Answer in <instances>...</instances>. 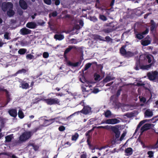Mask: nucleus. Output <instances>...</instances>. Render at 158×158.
Masks as SVG:
<instances>
[{
  "label": "nucleus",
  "mask_w": 158,
  "mask_h": 158,
  "mask_svg": "<svg viewBox=\"0 0 158 158\" xmlns=\"http://www.w3.org/2000/svg\"><path fill=\"white\" fill-rule=\"evenodd\" d=\"M80 104H81L82 106H83V109L80 111L75 112L73 114L70 115L69 116V118L73 116L76 114H78L79 113H81L84 114L86 115L89 114L91 112V107L88 106H85V103L84 100L82 101L81 102Z\"/></svg>",
  "instance_id": "obj_1"
},
{
  "label": "nucleus",
  "mask_w": 158,
  "mask_h": 158,
  "mask_svg": "<svg viewBox=\"0 0 158 158\" xmlns=\"http://www.w3.org/2000/svg\"><path fill=\"white\" fill-rule=\"evenodd\" d=\"M98 127L107 130H111L115 134V136L116 138H118L119 137L120 133V131L115 126L107 125L105 126H100Z\"/></svg>",
  "instance_id": "obj_2"
},
{
  "label": "nucleus",
  "mask_w": 158,
  "mask_h": 158,
  "mask_svg": "<svg viewBox=\"0 0 158 158\" xmlns=\"http://www.w3.org/2000/svg\"><path fill=\"white\" fill-rule=\"evenodd\" d=\"M32 135L31 131L24 132L19 136V140L22 142H25L29 139Z\"/></svg>",
  "instance_id": "obj_3"
},
{
  "label": "nucleus",
  "mask_w": 158,
  "mask_h": 158,
  "mask_svg": "<svg viewBox=\"0 0 158 158\" xmlns=\"http://www.w3.org/2000/svg\"><path fill=\"white\" fill-rule=\"evenodd\" d=\"M44 101L48 105H60V100L57 98H50L44 99Z\"/></svg>",
  "instance_id": "obj_4"
},
{
  "label": "nucleus",
  "mask_w": 158,
  "mask_h": 158,
  "mask_svg": "<svg viewBox=\"0 0 158 158\" xmlns=\"http://www.w3.org/2000/svg\"><path fill=\"white\" fill-rule=\"evenodd\" d=\"M158 76V72L156 71L148 72L147 76L150 81H154L157 79Z\"/></svg>",
  "instance_id": "obj_5"
},
{
  "label": "nucleus",
  "mask_w": 158,
  "mask_h": 158,
  "mask_svg": "<svg viewBox=\"0 0 158 158\" xmlns=\"http://www.w3.org/2000/svg\"><path fill=\"white\" fill-rule=\"evenodd\" d=\"M13 5L11 2H4L2 5V9L4 11H6L7 10L13 9Z\"/></svg>",
  "instance_id": "obj_6"
},
{
  "label": "nucleus",
  "mask_w": 158,
  "mask_h": 158,
  "mask_svg": "<svg viewBox=\"0 0 158 158\" xmlns=\"http://www.w3.org/2000/svg\"><path fill=\"white\" fill-rule=\"evenodd\" d=\"M154 125L153 124L150 123H146L141 128V133L147 131L152 127H153Z\"/></svg>",
  "instance_id": "obj_7"
},
{
  "label": "nucleus",
  "mask_w": 158,
  "mask_h": 158,
  "mask_svg": "<svg viewBox=\"0 0 158 158\" xmlns=\"http://www.w3.org/2000/svg\"><path fill=\"white\" fill-rule=\"evenodd\" d=\"M56 118L50 119H44L43 124L44 126H47L54 123Z\"/></svg>",
  "instance_id": "obj_8"
},
{
  "label": "nucleus",
  "mask_w": 158,
  "mask_h": 158,
  "mask_svg": "<svg viewBox=\"0 0 158 158\" xmlns=\"http://www.w3.org/2000/svg\"><path fill=\"white\" fill-rule=\"evenodd\" d=\"M120 121L116 118H112L107 119L106 120V123L108 124H114L120 122Z\"/></svg>",
  "instance_id": "obj_9"
},
{
  "label": "nucleus",
  "mask_w": 158,
  "mask_h": 158,
  "mask_svg": "<svg viewBox=\"0 0 158 158\" xmlns=\"http://www.w3.org/2000/svg\"><path fill=\"white\" fill-rule=\"evenodd\" d=\"M8 113L11 117H15L17 115V110L16 109H12L9 110Z\"/></svg>",
  "instance_id": "obj_10"
},
{
  "label": "nucleus",
  "mask_w": 158,
  "mask_h": 158,
  "mask_svg": "<svg viewBox=\"0 0 158 158\" xmlns=\"http://www.w3.org/2000/svg\"><path fill=\"white\" fill-rule=\"evenodd\" d=\"M31 31V30L27 29L25 27H23L20 30L21 34L23 35H26L30 34Z\"/></svg>",
  "instance_id": "obj_11"
},
{
  "label": "nucleus",
  "mask_w": 158,
  "mask_h": 158,
  "mask_svg": "<svg viewBox=\"0 0 158 158\" xmlns=\"http://www.w3.org/2000/svg\"><path fill=\"white\" fill-rule=\"evenodd\" d=\"M26 26L27 27L30 29H34L36 28L37 24L34 22H29L27 23Z\"/></svg>",
  "instance_id": "obj_12"
},
{
  "label": "nucleus",
  "mask_w": 158,
  "mask_h": 158,
  "mask_svg": "<svg viewBox=\"0 0 158 158\" xmlns=\"http://www.w3.org/2000/svg\"><path fill=\"white\" fill-rule=\"evenodd\" d=\"M21 83L20 85V87L22 88L23 89H27L29 88V84L26 82L25 81L22 80L20 82Z\"/></svg>",
  "instance_id": "obj_13"
},
{
  "label": "nucleus",
  "mask_w": 158,
  "mask_h": 158,
  "mask_svg": "<svg viewBox=\"0 0 158 158\" xmlns=\"http://www.w3.org/2000/svg\"><path fill=\"white\" fill-rule=\"evenodd\" d=\"M19 4L20 7L23 10H26L27 7V4L24 0H20Z\"/></svg>",
  "instance_id": "obj_14"
},
{
  "label": "nucleus",
  "mask_w": 158,
  "mask_h": 158,
  "mask_svg": "<svg viewBox=\"0 0 158 158\" xmlns=\"http://www.w3.org/2000/svg\"><path fill=\"white\" fill-rule=\"evenodd\" d=\"M144 117L145 118L152 117L153 115L152 112L150 109H147L144 113Z\"/></svg>",
  "instance_id": "obj_15"
},
{
  "label": "nucleus",
  "mask_w": 158,
  "mask_h": 158,
  "mask_svg": "<svg viewBox=\"0 0 158 158\" xmlns=\"http://www.w3.org/2000/svg\"><path fill=\"white\" fill-rule=\"evenodd\" d=\"M81 64V61L79 62H77L75 63H73L70 61H69L67 63V64L70 66H73L74 67H77L79 65H80Z\"/></svg>",
  "instance_id": "obj_16"
},
{
  "label": "nucleus",
  "mask_w": 158,
  "mask_h": 158,
  "mask_svg": "<svg viewBox=\"0 0 158 158\" xmlns=\"http://www.w3.org/2000/svg\"><path fill=\"white\" fill-rule=\"evenodd\" d=\"M73 49H77V48L75 46H69L68 48H66L65 50L64 53V55L67 54Z\"/></svg>",
  "instance_id": "obj_17"
},
{
  "label": "nucleus",
  "mask_w": 158,
  "mask_h": 158,
  "mask_svg": "<svg viewBox=\"0 0 158 158\" xmlns=\"http://www.w3.org/2000/svg\"><path fill=\"white\" fill-rule=\"evenodd\" d=\"M115 78L111 76H107L103 80V81L105 83H107L111 80H114Z\"/></svg>",
  "instance_id": "obj_18"
},
{
  "label": "nucleus",
  "mask_w": 158,
  "mask_h": 158,
  "mask_svg": "<svg viewBox=\"0 0 158 158\" xmlns=\"http://www.w3.org/2000/svg\"><path fill=\"white\" fill-rule=\"evenodd\" d=\"M89 138V137H88L87 138V144L89 146V149L92 150H94L95 149V147L94 144L91 143V142L90 141Z\"/></svg>",
  "instance_id": "obj_19"
},
{
  "label": "nucleus",
  "mask_w": 158,
  "mask_h": 158,
  "mask_svg": "<svg viewBox=\"0 0 158 158\" xmlns=\"http://www.w3.org/2000/svg\"><path fill=\"white\" fill-rule=\"evenodd\" d=\"M126 45H124L120 49V53L121 55L123 56H124L127 52L126 50L125 49V48L126 47Z\"/></svg>",
  "instance_id": "obj_20"
},
{
  "label": "nucleus",
  "mask_w": 158,
  "mask_h": 158,
  "mask_svg": "<svg viewBox=\"0 0 158 158\" xmlns=\"http://www.w3.org/2000/svg\"><path fill=\"white\" fill-rule=\"evenodd\" d=\"M134 53L131 51H127L125 54L123 56L125 58H129L134 56Z\"/></svg>",
  "instance_id": "obj_21"
},
{
  "label": "nucleus",
  "mask_w": 158,
  "mask_h": 158,
  "mask_svg": "<svg viewBox=\"0 0 158 158\" xmlns=\"http://www.w3.org/2000/svg\"><path fill=\"white\" fill-rule=\"evenodd\" d=\"M13 138V134L8 135L5 137V142H10Z\"/></svg>",
  "instance_id": "obj_22"
},
{
  "label": "nucleus",
  "mask_w": 158,
  "mask_h": 158,
  "mask_svg": "<svg viewBox=\"0 0 158 158\" xmlns=\"http://www.w3.org/2000/svg\"><path fill=\"white\" fill-rule=\"evenodd\" d=\"M54 38L56 40H61L64 38V36L62 34H55L54 36Z\"/></svg>",
  "instance_id": "obj_23"
},
{
  "label": "nucleus",
  "mask_w": 158,
  "mask_h": 158,
  "mask_svg": "<svg viewBox=\"0 0 158 158\" xmlns=\"http://www.w3.org/2000/svg\"><path fill=\"white\" fill-rule=\"evenodd\" d=\"M153 64V63H152L148 65H142L140 66V69L143 70H148Z\"/></svg>",
  "instance_id": "obj_24"
},
{
  "label": "nucleus",
  "mask_w": 158,
  "mask_h": 158,
  "mask_svg": "<svg viewBox=\"0 0 158 158\" xmlns=\"http://www.w3.org/2000/svg\"><path fill=\"white\" fill-rule=\"evenodd\" d=\"M142 65H140V60H139L136 61L135 63V67L134 69L136 70H138L139 69H140V66Z\"/></svg>",
  "instance_id": "obj_25"
},
{
  "label": "nucleus",
  "mask_w": 158,
  "mask_h": 158,
  "mask_svg": "<svg viewBox=\"0 0 158 158\" xmlns=\"http://www.w3.org/2000/svg\"><path fill=\"white\" fill-rule=\"evenodd\" d=\"M125 152L128 155H130L133 153V150L131 148H128L125 149Z\"/></svg>",
  "instance_id": "obj_26"
},
{
  "label": "nucleus",
  "mask_w": 158,
  "mask_h": 158,
  "mask_svg": "<svg viewBox=\"0 0 158 158\" xmlns=\"http://www.w3.org/2000/svg\"><path fill=\"white\" fill-rule=\"evenodd\" d=\"M7 15L10 17L13 16L15 14V12L13 10V9H10L7 11Z\"/></svg>",
  "instance_id": "obj_27"
},
{
  "label": "nucleus",
  "mask_w": 158,
  "mask_h": 158,
  "mask_svg": "<svg viewBox=\"0 0 158 158\" xmlns=\"http://www.w3.org/2000/svg\"><path fill=\"white\" fill-rule=\"evenodd\" d=\"M79 135L77 133H76L74 135H73L71 137V140L76 142L78 138Z\"/></svg>",
  "instance_id": "obj_28"
},
{
  "label": "nucleus",
  "mask_w": 158,
  "mask_h": 158,
  "mask_svg": "<svg viewBox=\"0 0 158 158\" xmlns=\"http://www.w3.org/2000/svg\"><path fill=\"white\" fill-rule=\"evenodd\" d=\"M150 44V41L149 40H142L141 41V44L143 46H146Z\"/></svg>",
  "instance_id": "obj_29"
},
{
  "label": "nucleus",
  "mask_w": 158,
  "mask_h": 158,
  "mask_svg": "<svg viewBox=\"0 0 158 158\" xmlns=\"http://www.w3.org/2000/svg\"><path fill=\"white\" fill-rule=\"evenodd\" d=\"M27 51V50L25 48H21L19 50L18 53L20 55L24 54Z\"/></svg>",
  "instance_id": "obj_30"
},
{
  "label": "nucleus",
  "mask_w": 158,
  "mask_h": 158,
  "mask_svg": "<svg viewBox=\"0 0 158 158\" xmlns=\"http://www.w3.org/2000/svg\"><path fill=\"white\" fill-rule=\"evenodd\" d=\"M114 31V28H108L103 30V31L106 33H108Z\"/></svg>",
  "instance_id": "obj_31"
},
{
  "label": "nucleus",
  "mask_w": 158,
  "mask_h": 158,
  "mask_svg": "<svg viewBox=\"0 0 158 158\" xmlns=\"http://www.w3.org/2000/svg\"><path fill=\"white\" fill-rule=\"evenodd\" d=\"M27 72L26 69H21L19 70L15 74V76H16L19 73H25Z\"/></svg>",
  "instance_id": "obj_32"
},
{
  "label": "nucleus",
  "mask_w": 158,
  "mask_h": 158,
  "mask_svg": "<svg viewBox=\"0 0 158 158\" xmlns=\"http://www.w3.org/2000/svg\"><path fill=\"white\" fill-rule=\"evenodd\" d=\"M135 38L139 40L143 39L144 36L141 33H139L135 34Z\"/></svg>",
  "instance_id": "obj_33"
},
{
  "label": "nucleus",
  "mask_w": 158,
  "mask_h": 158,
  "mask_svg": "<svg viewBox=\"0 0 158 158\" xmlns=\"http://www.w3.org/2000/svg\"><path fill=\"white\" fill-rule=\"evenodd\" d=\"M18 115L19 117L21 119L23 118L24 117V114L22 111L20 109L19 110Z\"/></svg>",
  "instance_id": "obj_34"
},
{
  "label": "nucleus",
  "mask_w": 158,
  "mask_h": 158,
  "mask_svg": "<svg viewBox=\"0 0 158 158\" xmlns=\"http://www.w3.org/2000/svg\"><path fill=\"white\" fill-rule=\"evenodd\" d=\"M92 65V64L90 63H89L86 64L84 67V70L86 71Z\"/></svg>",
  "instance_id": "obj_35"
},
{
  "label": "nucleus",
  "mask_w": 158,
  "mask_h": 158,
  "mask_svg": "<svg viewBox=\"0 0 158 158\" xmlns=\"http://www.w3.org/2000/svg\"><path fill=\"white\" fill-rule=\"evenodd\" d=\"M111 113L110 110H107L105 113V115L106 117L107 118L111 116Z\"/></svg>",
  "instance_id": "obj_36"
},
{
  "label": "nucleus",
  "mask_w": 158,
  "mask_h": 158,
  "mask_svg": "<svg viewBox=\"0 0 158 158\" xmlns=\"http://www.w3.org/2000/svg\"><path fill=\"white\" fill-rule=\"evenodd\" d=\"M99 18L100 19H101L103 21H105L107 20L106 17L105 16L103 15H99Z\"/></svg>",
  "instance_id": "obj_37"
},
{
  "label": "nucleus",
  "mask_w": 158,
  "mask_h": 158,
  "mask_svg": "<svg viewBox=\"0 0 158 158\" xmlns=\"http://www.w3.org/2000/svg\"><path fill=\"white\" fill-rule=\"evenodd\" d=\"M9 33L8 32H6L4 35V37L5 39H6L7 40H9L10 39V38L9 35Z\"/></svg>",
  "instance_id": "obj_38"
},
{
  "label": "nucleus",
  "mask_w": 158,
  "mask_h": 158,
  "mask_svg": "<svg viewBox=\"0 0 158 158\" xmlns=\"http://www.w3.org/2000/svg\"><path fill=\"white\" fill-rule=\"evenodd\" d=\"M108 26L110 27V28H114V30L116 29V27H115V25H114V23L113 22H111L108 25Z\"/></svg>",
  "instance_id": "obj_39"
},
{
  "label": "nucleus",
  "mask_w": 158,
  "mask_h": 158,
  "mask_svg": "<svg viewBox=\"0 0 158 158\" xmlns=\"http://www.w3.org/2000/svg\"><path fill=\"white\" fill-rule=\"evenodd\" d=\"M80 158H87V153L85 152H82Z\"/></svg>",
  "instance_id": "obj_40"
},
{
  "label": "nucleus",
  "mask_w": 158,
  "mask_h": 158,
  "mask_svg": "<svg viewBox=\"0 0 158 158\" xmlns=\"http://www.w3.org/2000/svg\"><path fill=\"white\" fill-rule=\"evenodd\" d=\"M147 154L148 155V157L149 158H152L154 156V152L152 151H148Z\"/></svg>",
  "instance_id": "obj_41"
},
{
  "label": "nucleus",
  "mask_w": 158,
  "mask_h": 158,
  "mask_svg": "<svg viewBox=\"0 0 158 158\" xmlns=\"http://www.w3.org/2000/svg\"><path fill=\"white\" fill-rule=\"evenodd\" d=\"M57 15V13L56 11H55L52 13L51 14H49V17L51 18V16L53 17H56Z\"/></svg>",
  "instance_id": "obj_42"
},
{
  "label": "nucleus",
  "mask_w": 158,
  "mask_h": 158,
  "mask_svg": "<svg viewBox=\"0 0 158 158\" xmlns=\"http://www.w3.org/2000/svg\"><path fill=\"white\" fill-rule=\"evenodd\" d=\"M139 98L140 99V102H142L144 103H145L146 102V99L145 97L139 96Z\"/></svg>",
  "instance_id": "obj_43"
},
{
  "label": "nucleus",
  "mask_w": 158,
  "mask_h": 158,
  "mask_svg": "<svg viewBox=\"0 0 158 158\" xmlns=\"http://www.w3.org/2000/svg\"><path fill=\"white\" fill-rule=\"evenodd\" d=\"M124 116L127 117L128 118H131L133 116V113H127L125 114Z\"/></svg>",
  "instance_id": "obj_44"
},
{
  "label": "nucleus",
  "mask_w": 158,
  "mask_h": 158,
  "mask_svg": "<svg viewBox=\"0 0 158 158\" xmlns=\"http://www.w3.org/2000/svg\"><path fill=\"white\" fill-rule=\"evenodd\" d=\"M143 124V123L141 121L137 125V127L135 130V132H136L140 127Z\"/></svg>",
  "instance_id": "obj_45"
},
{
  "label": "nucleus",
  "mask_w": 158,
  "mask_h": 158,
  "mask_svg": "<svg viewBox=\"0 0 158 158\" xmlns=\"http://www.w3.org/2000/svg\"><path fill=\"white\" fill-rule=\"evenodd\" d=\"M96 39L99 40L100 41H106V40H105L104 39H102L103 37L99 35H97L96 36Z\"/></svg>",
  "instance_id": "obj_46"
},
{
  "label": "nucleus",
  "mask_w": 158,
  "mask_h": 158,
  "mask_svg": "<svg viewBox=\"0 0 158 158\" xmlns=\"http://www.w3.org/2000/svg\"><path fill=\"white\" fill-rule=\"evenodd\" d=\"M34 56L31 54H28L26 56V58L27 59L31 60L34 58Z\"/></svg>",
  "instance_id": "obj_47"
},
{
  "label": "nucleus",
  "mask_w": 158,
  "mask_h": 158,
  "mask_svg": "<svg viewBox=\"0 0 158 158\" xmlns=\"http://www.w3.org/2000/svg\"><path fill=\"white\" fill-rule=\"evenodd\" d=\"M94 80L96 81H98L99 80L100 77V75L97 74H94Z\"/></svg>",
  "instance_id": "obj_48"
},
{
  "label": "nucleus",
  "mask_w": 158,
  "mask_h": 158,
  "mask_svg": "<svg viewBox=\"0 0 158 158\" xmlns=\"http://www.w3.org/2000/svg\"><path fill=\"white\" fill-rule=\"evenodd\" d=\"M81 89L83 94H85V92L89 93V90H87L86 88L84 86H82Z\"/></svg>",
  "instance_id": "obj_49"
},
{
  "label": "nucleus",
  "mask_w": 158,
  "mask_h": 158,
  "mask_svg": "<svg viewBox=\"0 0 158 158\" xmlns=\"http://www.w3.org/2000/svg\"><path fill=\"white\" fill-rule=\"evenodd\" d=\"M49 55L48 52H44L43 53V56L44 58H47L49 57Z\"/></svg>",
  "instance_id": "obj_50"
},
{
  "label": "nucleus",
  "mask_w": 158,
  "mask_h": 158,
  "mask_svg": "<svg viewBox=\"0 0 158 158\" xmlns=\"http://www.w3.org/2000/svg\"><path fill=\"white\" fill-rule=\"evenodd\" d=\"M39 130H40V127L34 128L31 131V133H34L36 132L37 131Z\"/></svg>",
  "instance_id": "obj_51"
},
{
  "label": "nucleus",
  "mask_w": 158,
  "mask_h": 158,
  "mask_svg": "<svg viewBox=\"0 0 158 158\" xmlns=\"http://www.w3.org/2000/svg\"><path fill=\"white\" fill-rule=\"evenodd\" d=\"M80 81L83 83H84L86 81V80L85 79V77L83 76H82L81 78H80Z\"/></svg>",
  "instance_id": "obj_52"
},
{
  "label": "nucleus",
  "mask_w": 158,
  "mask_h": 158,
  "mask_svg": "<svg viewBox=\"0 0 158 158\" xmlns=\"http://www.w3.org/2000/svg\"><path fill=\"white\" fill-rule=\"evenodd\" d=\"M45 4L50 5L52 3L51 0H43Z\"/></svg>",
  "instance_id": "obj_53"
},
{
  "label": "nucleus",
  "mask_w": 158,
  "mask_h": 158,
  "mask_svg": "<svg viewBox=\"0 0 158 158\" xmlns=\"http://www.w3.org/2000/svg\"><path fill=\"white\" fill-rule=\"evenodd\" d=\"M65 127L63 126H60L58 128V130H59V131H63L64 130H65Z\"/></svg>",
  "instance_id": "obj_54"
},
{
  "label": "nucleus",
  "mask_w": 158,
  "mask_h": 158,
  "mask_svg": "<svg viewBox=\"0 0 158 158\" xmlns=\"http://www.w3.org/2000/svg\"><path fill=\"white\" fill-rule=\"evenodd\" d=\"M156 28V24L151 25V26L150 27V31H154V29Z\"/></svg>",
  "instance_id": "obj_55"
},
{
  "label": "nucleus",
  "mask_w": 158,
  "mask_h": 158,
  "mask_svg": "<svg viewBox=\"0 0 158 158\" xmlns=\"http://www.w3.org/2000/svg\"><path fill=\"white\" fill-rule=\"evenodd\" d=\"M106 41L108 42H109L112 40L111 38L109 36H106L105 37Z\"/></svg>",
  "instance_id": "obj_56"
},
{
  "label": "nucleus",
  "mask_w": 158,
  "mask_h": 158,
  "mask_svg": "<svg viewBox=\"0 0 158 158\" xmlns=\"http://www.w3.org/2000/svg\"><path fill=\"white\" fill-rule=\"evenodd\" d=\"M121 91V89H119L117 90L115 95L117 98H118L120 96Z\"/></svg>",
  "instance_id": "obj_57"
},
{
  "label": "nucleus",
  "mask_w": 158,
  "mask_h": 158,
  "mask_svg": "<svg viewBox=\"0 0 158 158\" xmlns=\"http://www.w3.org/2000/svg\"><path fill=\"white\" fill-rule=\"evenodd\" d=\"M52 1H55V4L56 6L59 5L60 3V0H52Z\"/></svg>",
  "instance_id": "obj_58"
},
{
  "label": "nucleus",
  "mask_w": 158,
  "mask_h": 158,
  "mask_svg": "<svg viewBox=\"0 0 158 158\" xmlns=\"http://www.w3.org/2000/svg\"><path fill=\"white\" fill-rule=\"evenodd\" d=\"M126 133H123L121 135L120 138V140L122 141L124 137L125 136Z\"/></svg>",
  "instance_id": "obj_59"
},
{
  "label": "nucleus",
  "mask_w": 158,
  "mask_h": 158,
  "mask_svg": "<svg viewBox=\"0 0 158 158\" xmlns=\"http://www.w3.org/2000/svg\"><path fill=\"white\" fill-rule=\"evenodd\" d=\"M149 32V30L148 29H146L145 31L141 33L143 35H146Z\"/></svg>",
  "instance_id": "obj_60"
},
{
  "label": "nucleus",
  "mask_w": 158,
  "mask_h": 158,
  "mask_svg": "<svg viewBox=\"0 0 158 158\" xmlns=\"http://www.w3.org/2000/svg\"><path fill=\"white\" fill-rule=\"evenodd\" d=\"M91 132L89 130L88 131L86 132L85 133V135L86 136H88L87 137H89V139H90V136L89 135V134Z\"/></svg>",
  "instance_id": "obj_61"
},
{
  "label": "nucleus",
  "mask_w": 158,
  "mask_h": 158,
  "mask_svg": "<svg viewBox=\"0 0 158 158\" xmlns=\"http://www.w3.org/2000/svg\"><path fill=\"white\" fill-rule=\"evenodd\" d=\"M66 94H64L63 93L61 92L58 93H56V95L57 96H62Z\"/></svg>",
  "instance_id": "obj_62"
},
{
  "label": "nucleus",
  "mask_w": 158,
  "mask_h": 158,
  "mask_svg": "<svg viewBox=\"0 0 158 158\" xmlns=\"http://www.w3.org/2000/svg\"><path fill=\"white\" fill-rule=\"evenodd\" d=\"M136 85L138 86H143L145 85V84L143 83L137 82Z\"/></svg>",
  "instance_id": "obj_63"
},
{
  "label": "nucleus",
  "mask_w": 158,
  "mask_h": 158,
  "mask_svg": "<svg viewBox=\"0 0 158 158\" xmlns=\"http://www.w3.org/2000/svg\"><path fill=\"white\" fill-rule=\"evenodd\" d=\"M99 90L98 88H95L94 89L93 92L94 94H96L99 92Z\"/></svg>",
  "instance_id": "obj_64"
}]
</instances>
